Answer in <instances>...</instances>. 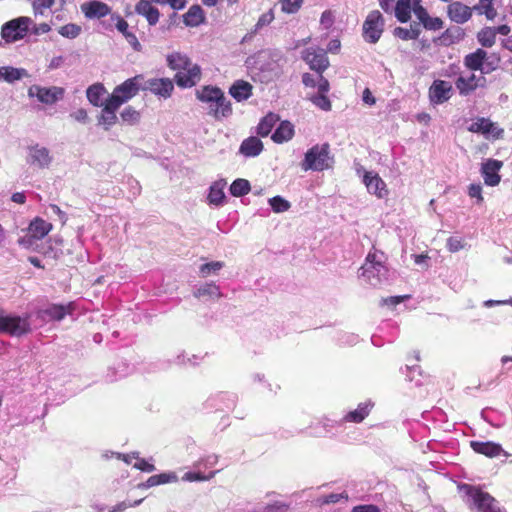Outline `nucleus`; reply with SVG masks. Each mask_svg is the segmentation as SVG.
I'll list each match as a JSON object with an SVG mask.
<instances>
[{
	"label": "nucleus",
	"instance_id": "nucleus-51",
	"mask_svg": "<svg viewBox=\"0 0 512 512\" xmlns=\"http://www.w3.org/2000/svg\"><path fill=\"white\" fill-rule=\"evenodd\" d=\"M55 0H35L32 4L35 15H43L46 9L51 8Z\"/></svg>",
	"mask_w": 512,
	"mask_h": 512
},
{
	"label": "nucleus",
	"instance_id": "nucleus-41",
	"mask_svg": "<svg viewBox=\"0 0 512 512\" xmlns=\"http://www.w3.org/2000/svg\"><path fill=\"white\" fill-rule=\"evenodd\" d=\"M82 32V28L80 25L69 23L59 27L58 33L68 39H75Z\"/></svg>",
	"mask_w": 512,
	"mask_h": 512
},
{
	"label": "nucleus",
	"instance_id": "nucleus-2",
	"mask_svg": "<svg viewBox=\"0 0 512 512\" xmlns=\"http://www.w3.org/2000/svg\"><path fill=\"white\" fill-rule=\"evenodd\" d=\"M383 258L382 252H369L361 267V277L374 287L381 285L387 279L388 269L383 263Z\"/></svg>",
	"mask_w": 512,
	"mask_h": 512
},
{
	"label": "nucleus",
	"instance_id": "nucleus-9",
	"mask_svg": "<svg viewBox=\"0 0 512 512\" xmlns=\"http://www.w3.org/2000/svg\"><path fill=\"white\" fill-rule=\"evenodd\" d=\"M53 161L50 150L40 144L27 147L26 163L36 169H47Z\"/></svg>",
	"mask_w": 512,
	"mask_h": 512
},
{
	"label": "nucleus",
	"instance_id": "nucleus-30",
	"mask_svg": "<svg viewBox=\"0 0 512 512\" xmlns=\"http://www.w3.org/2000/svg\"><path fill=\"white\" fill-rule=\"evenodd\" d=\"M225 184L226 183L224 181L220 180V181L214 182L210 186L208 197H207L210 205L219 206L222 204V202L225 198V194H224Z\"/></svg>",
	"mask_w": 512,
	"mask_h": 512
},
{
	"label": "nucleus",
	"instance_id": "nucleus-13",
	"mask_svg": "<svg viewBox=\"0 0 512 512\" xmlns=\"http://www.w3.org/2000/svg\"><path fill=\"white\" fill-rule=\"evenodd\" d=\"M80 9L87 19H102L114 13L110 6L98 0L84 2Z\"/></svg>",
	"mask_w": 512,
	"mask_h": 512
},
{
	"label": "nucleus",
	"instance_id": "nucleus-8",
	"mask_svg": "<svg viewBox=\"0 0 512 512\" xmlns=\"http://www.w3.org/2000/svg\"><path fill=\"white\" fill-rule=\"evenodd\" d=\"M467 494L478 512H506L499 506L498 501L487 492L468 486Z\"/></svg>",
	"mask_w": 512,
	"mask_h": 512
},
{
	"label": "nucleus",
	"instance_id": "nucleus-48",
	"mask_svg": "<svg viewBox=\"0 0 512 512\" xmlns=\"http://www.w3.org/2000/svg\"><path fill=\"white\" fill-rule=\"evenodd\" d=\"M310 101L323 111L331 110V102L324 94H315L309 97Z\"/></svg>",
	"mask_w": 512,
	"mask_h": 512
},
{
	"label": "nucleus",
	"instance_id": "nucleus-53",
	"mask_svg": "<svg viewBox=\"0 0 512 512\" xmlns=\"http://www.w3.org/2000/svg\"><path fill=\"white\" fill-rule=\"evenodd\" d=\"M413 12L415 16L419 19V21L423 24L426 20L429 19V14L426 9L423 8L420 4V0L413 1Z\"/></svg>",
	"mask_w": 512,
	"mask_h": 512
},
{
	"label": "nucleus",
	"instance_id": "nucleus-7",
	"mask_svg": "<svg viewBox=\"0 0 512 512\" xmlns=\"http://www.w3.org/2000/svg\"><path fill=\"white\" fill-rule=\"evenodd\" d=\"M384 19L378 10L371 11L363 23V37L365 41L375 44L384 30Z\"/></svg>",
	"mask_w": 512,
	"mask_h": 512
},
{
	"label": "nucleus",
	"instance_id": "nucleus-5",
	"mask_svg": "<svg viewBox=\"0 0 512 512\" xmlns=\"http://www.w3.org/2000/svg\"><path fill=\"white\" fill-rule=\"evenodd\" d=\"M329 152V145H315L310 148L302 162V169L304 171L314 170L323 171L331 166V157Z\"/></svg>",
	"mask_w": 512,
	"mask_h": 512
},
{
	"label": "nucleus",
	"instance_id": "nucleus-12",
	"mask_svg": "<svg viewBox=\"0 0 512 512\" xmlns=\"http://www.w3.org/2000/svg\"><path fill=\"white\" fill-rule=\"evenodd\" d=\"M202 72L198 64L191 63L186 69L176 73V84L181 88H191L201 80Z\"/></svg>",
	"mask_w": 512,
	"mask_h": 512
},
{
	"label": "nucleus",
	"instance_id": "nucleus-36",
	"mask_svg": "<svg viewBox=\"0 0 512 512\" xmlns=\"http://www.w3.org/2000/svg\"><path fill=\"white\" fill-rule=\"evenodd\" d=\"M370 411V405L368 403H361L358 405V407L354 410L349 412L345 417L344 420L347 422H355L359 423L362 422L366 416H368Z\"/></svg>",
	"mask_w": 512,
	"mask_h": 512
},
{
	"label": "nucleus",
	"instance_id": "nucleus-20",
	"mask_svg": "<svg viewBox=\"0 0 512 512\" xmlns=\"http://www.w3.org/2000/svg\"><path fill=\"white\" fill-rule=\"evenodd\" d=\"M363 182L370 194H374L378 198H384L387 196L388 191L386 189V184L378 174L373 172H366L363 178Z\"/></svg>",
	"mask_w": 512,
	"mask_h": 512
},
{
	"label": "nucleus",
	"instance_id": "nucleus-46",
	"mask_svg": "<svg viewBox=\"0 0 512 512\" xmlns=\"http://www.w3.org/2000/svg\"><path fill=\"white\" fill-rule=\"evenodd\" d=\"M110 21H115V28L123 35L130 33L128 22L119 14H110Z\"/></svg>",
	"mask_w": 512,
	"mask_h": 512
},
{
	"label": "nucleus",
	"instance_id": "nucleus-29",
	"mask_svg": "<svg viewBox=\"0 0 512 512\" xmlns=\"http://www.w3.org/2000/svg\"><path fill=\"white\" fill-rule=\"evenodd\" d=\"M471 132L482 133L484 135L498 136L500 130L490 120L480 118L476 122L472 123L469 127Z\"/></svg>",
	"mask_w": 512,
	"mask_h": 512
},
{
	"label": "nucleus",
	"instance_id": "nucleus-17",
	"mask_svg": "<svg viewBox=\"0 0 512 512\" xmlns=\"http://www.w3.org/2000/svg\"><path fill=\"white\" fill-rule=\"evenodd\" d=\"M142 80L143 77L141 75L127 79L121 85L117 86L114 91L120 96V98H122V100L127 102L134 97L140 89H142Z\"/></svg>",
	"mask_w": 512,
	"mask_h": 512
},
{
	"label": "nucleus",
	"instance_id": "nucleus-40",
	"mask_svg": "<svg viewBox=\"0 0 512 512\" xmlns=\"http://www.w3.org/2000/svg\"><path fill=\"white\" fill-rule=\"evenodd\" d=\"M250 191V184L245 179H237L230 186V192L235 197L246 195Z\"/></svg>",
	"mask_w": 512,
	"mask_h": 512
},
{
	"label": "nucleus",
	"instance_id": "nucleus-11",
	"mask_svg": "<svg viewBox=\"0 0 512 512\" xmlns=\"http://www.w3.org/2000/svg\"><path fill=\"white\" fill-rule=\"evenodd\" d=\"M142 90L150 91L158 97L167 99L174 90V84L169 78H151L144 81Z\"/></svg>",
	"mask_w": 512,
	"mask_h": 512
},
{
	"label": "nucleus",
	"instance_id": "nucleus-38",
	"mask_svg": "<svg viewBox=\"0 0 512 512\" xmlns=\"http://www.w3.org/2000/svg\"><path fill=\"white\" fill-rule=\"evenodd\" d=\"M277 121V115L273 113H269L268 115H266L258 124V134L261 135L262 137L267 136L271 132L272 128L277 123Z\"/></svg>",
	"mask_w": 512,
	"mask_h": 512
},
{
	"label": "nucleus",
	"instance_id": "nucleus-45",
	"mask_svg": "<svg viewBox=\"0 0 512 512\" xmlns=\"http://www.w3.org/2000/svg\"><path fill=\"white\" fill-rule=\"evenodd\" d=\"M217 473L218 471H212L208 475H203L200 472H187L182 477V480L187 482L208 481L211 480Z\"/></svg>",
	"mask_w": 512,
	"mask_h": 512
},
{
	"label": "nucleus",
	"instance_id": "nucleus-54",
	"mask_svg": "<svg viewBox=\"0 0 512 512\" xmlns=\"http://www.w3.org/2000/svg\"><path fill=\"white\" fill-rule=\"evenodd\" d=\"M218 460H219L218 455L211 454V455H208V456L200 459L199 461H197L194 464V466L196 468H200V467L210 468V467L215 466L218 463Z\"/></svg>",
	"mask_w": 512,
	"mask_h": 512
},
{
	"label": "nucleus",
	"instance_id": "nucleus-25",
	"mask_svg": "<svg viewBox=\"0 0 512 512\" xmlns=\"http://www.w3.org/2000/svg\"><path fill=\"white\" fill-rule=\"evenodd\" d=\"M263 150V144L257 137L245 139L240 146V153L246 157H255Z\"/></svg>",
	"mask_w": 512,
	"mask_h": 512
},
{
	"label": "nucleus",
	"instance_id": "nucleus-24",
	"mask_svg": "<svg viewBox=\"0 0 512 512\" xmlns=\"http://www.w3.org/2000/svg\"><path fill=\"white\" fill-rule=\"evenodd\" d=\"M229 93L238 102L247 100L252 95V85L246 81L238 80L230 87Z\"/></svg>",
	"mask_w": 512,
	"mask_h": 512
},
{
	"label": "nucleus",
	"instance_id": "nucleus-35",
	"mask_svg": "<svg viewBox=\"0 0 512 512\" xmlns=\"http://www.w3.org/2000/svg\"><path fill=\"white\" fill-rule=\"evenodd\" d=\"M105 93L106 91L102 85L95 84L87 89V98L92 105L102 106Z\"/></svg>",
	"mask_w": 512,
	"mask_h": 512
},
{
	"label": "nucleus",
	"instance_id": "nucleus-3",
	"mask_svg": "<svg viewBox=\"0 0 512 512\" xmlns=\"http://www.w3.org/2000/svg\"><path fill=\"white\" fill-rule=\"evenodd\" d=\"M52 229V224L42 218L33 219L26 231V234L18 239V243L25 249L37 251L38 241L42 240Z\"/></svg>",
	"mask_w": 512,
	"mask_h": 512
},
{
	"label": "nucleus",
	"instance_id": "nucleus-59",
	"mask_svg": "<svg viewBox=\"0 0 512 512\" xmlns=\"http://www.w3.org/2000/svg\"><path fill=\"white\" fill-rule=\"evenodd\" d=\"M124 38L134 51L140 52L142 50V45L134 33L130 32L129 34L125 35Z\"/></svg>",
	"mask_w": 512,
	"mask_h": 512
},
{
	"label": "nucleus",
	"instance_id": "nucleus-26",
	"mask_svg": "<svg viewBox=\"0 0 512 512\" xmlns=\"http://www.w3.org/2000/svg\"><path fill=\"white\" fill-rule=\"evenodd\" d=\"M486 57V51L483 49H477L475 52L470 53L464 58V65L470 70H480L483 74L484 59Z\"/></svg>",
	"mask_w": 512,
	"mask_h": 512
},
{
	"label": "nucleus",
	"instance_id": "nucleus-52",
	"mask_svg": "<svg viewBox=\"0 0 512 512\" xmlns=\"http://www.w3.org/2000/svg\"><path fill=\"white\" fill-rule=\"evenodd\" d=\"M303 0H280L281 9L286 13H295L299 10Z\"/></svg>",
	"mask_w": 512,
	"mask_h": 512
},
{
	"label": "nucleus",
	"instance_id": "nucleus-27",
	"mask_svg": "<svg viewBox=\"0 0 512 512\" xmlns=\"http://www.w3.org/2000/svg\"><path fill=\"white\" fill-rule=\"evenodd\" d=\"M28 76V72L24 68H14L11 66L0 67V80L7 83H14Z\"/></svg>",
	"mask_w": 512,
	"mask_h": 512
},
{
	"label": "nucleus",
	"instance_id": "nucleus-57",
	"mask_svg": "<svg viewBox=\"0 0 512 512\" xmlns=\"http://www.w3.org/2000/svg\"><path fill=\"white\" fill-rule=\"evenodd\" d=\"M464 245L461 238L450 237L447 240V248L450 252H457L463 249Z\"/></svg>",
	"mask_w": 512,
	"mask_h": 512
},
{
	"label": "nucleus",
	"instance_id": "nucleus-15",
	"mask_svg": "<svg viewBox=\"0 0 512 512\" xmlns=\"http://www.w3.org/2000/svg\"><path fill=\"white\" fill-rule=\"evenodd\" d=\"M502 167L503 162L496 159H489L482 164L481 173L486 185L497 186L500 183L499 171Z\"/></svg>",
	"mask_w": 512,
	"mask_h": 512
},
{
	"label": "nucleus",
	"instance_id": "nucleus-16",
	"mask_svg": "<svg viewBox=\"0 0 512 512\" xmlns=\"http://www.w3.org/2000/svg\"><path fill=\"white\" fill-rule=\"evenodd\" d=\"M452 85L443 80H435L429 89L430 100L435 104H441L451 97Z\"/></svg>",
	"mask_w": 512,
	"mask_h": 512
},
{
	"label": "nucleus",
	"instance_id": "nucleus-22",
	"mask_svg": "<svg viewBox=\"0 0 512 512\" xmlns=\"http://www.w3.org/2000/svg\"><path fill=\"white\" fill-rule=\"evenodd\" d=\"M135 12L143 16L151 26L156 25L159 21L160 12L149 0H139L135 5Z\"/></svg>",
	"mask_w": 512,
	"mask_h": 512
},
{
	"label": "nucleus",
	"instance_id": "nucleus-61",
	"mask_svg": "<svg viewBox=\"0 0 512 512\" xmlns=\"http://www.w3.org/2000/svg\"><path fill=\"white\" fill-rule=\"evenodd\" d=\"M424 27L430 30H439L442 28L443 22L440 18H432L429 16V19L423 23Z\"/></svg>",
	"mask_w": 512,
	"mask_h": 512
},
{
	"label": "nucleus",
	"instance_id": "nucleus-58",
	"mask_svg": "<svg viewBox=\"0 0 512 512\" xmlns=\"http://www.w3.org/2000/svg\"><path fill=\"white\" fill-rule=\"evenodd\" d=\"M468 194L471 198H476L478 202L483 201L482 187L480 184H471L468 189Z\"/></svg>",
	"mask_w": 512,
	"mask_h": 512
},
{
	"label": "nucleus",
	"instance_id": "nucleus-62",
	"mask_svg": "<svg viewBox=\"0 0 512 512\" xmlns=\"http://www.w3.org/2000/svg\"><path fill=\"white\" fill-rule=\"evenodd\" d=\"M321 25L328 29L332 26L334 23V15L331 11L327 10L322 13L321 19H320Z\"/></svg>",
	"mask_w": 512,
	"mask_h": 512
},
{
	"label": "nucleus",
	"instance_id": "nucleus-19",
	"mask_svg": "<svg viewBox=\"0 0 512 512\" xmlns=\"http://www.w3.org/2000/svg\"><path fill=\"white\" fill-rule=\"evenodd\" d=\"M303 59L312 70L319 73L323 72L329 65L328 58L323 50L307 49L303 54Z\"/></svg>",
	"mask_w": 512,
	"mask_h": 512
},
{
	"label": "nucleus",
	"instance_id": "nucleus-18",
	"mask_svg": "<svg viewBox=\"0 0 512 512\" xmlns=\"http://www.w3.org/2000/svg\"><path fill=\"white\" fill-rule=\"evenodd\" d=\"M484 83L485 78L483 76L468 73L467 75L459 76L455 84L461 95H467L476 88L483 86Z\"/></svg>",
	"mask_w": 512,
	"mask_h": 512
},
{
	"label": "nucleus",
	"instance_id": "nucleus-43",
	"mask_svg": "<svg viewBox=\"0 0 512 512\" xmlns=\"http://www.w3.org/2000/svg\"><path fill=\"white\" fill-rule=\"evenodd\" d=\"M123 103H125V101L122 100L115 91H113L112 95L103 101L102 107L107 111L116 112Z\"/></svg>",
	"mask_w": 512,
	"mask_h": 512
},
{
	"label": "nucleus",
	"instance_id": "nucleus-56",
	"mask_svg": "<svg viewBox=\"0 0 512 512\" xmlns=\"http://www.w3.org/2000/svg\"><path fill=\"white\" fill-rule=\"evenodd\" d=\"M157 480L159 485L176 483L178 481V476L175 472H164L157 475Z\"/></svg>",
	"mask_w": 512,
	"mask_h": 512
},
{
	"label": "nucleus",
	"instance_id": "nucleus-31",
	"mask_svg": "<svg viewBox=\"0 0 512 512\" xmlns=\"http://www.w3.org/2000/svg\"><path fill=\"white\" fill-rule=\"evenodd\" d=\"M294 135V127L288 122H282L272 135V140L276 143H284L292 139Z\"/></svg>",
	"mask_w": 512,
	"mask_h": 512
},
{
	"label": "nucleus",
	"instance_id": "nucleus-33",
	"mask_svg": "<svg viewBox=\"0 0 512 512\" xmlns=\"http://www.w3.org/2000/svg\"><path fill=\"white\" fill-rule=\"evenodd\" d=\"M183 17L185 25L190 27H196L204 21L203 10L198 5L191 6Z\"/></svg>",
	"mask_w": 512,
	"mask_h": 512
},
{
	"label": "nucleus",
	"instance_id": "nucleus-60",
	"mask_svg": "<svg viewBox=\"0 0 512 512\" xmlns=\"http://www.w3.org/2000/svg\"><path fill=\"white\" fill-rule=\"evenodd\" d=\"M134 468L144 472H153L156 469L153 464L147 462L145 459H140L139 457L137 462L134 464Z\"/></svg>",
	"mask_w": 512,
	"mask_h": 512
},
{
	"label": "nucleus",
	"instance_id": "nucleus-63",
	"mask_svg": "<svg viewBox=\"0 0 512 512\" xmlns=\"http://www.w3.org/2000/svg\"><path fill=\"white\" fill-rule=\"evenodd\" d=\"M288 505L283 502H275L274 504L267 505L264 512H286Z\"/></svg>",
	"mask_w": 512,
	"mask_h": 512
},
{
	"label": "nucleus",
	"instance_id": "nucleus-14",
	"mask_svg": "<svg viewBox=\"0 0 512 512\" xmlns=\"http://www.w3.org/2000/svg\"><path fill=\"white\" fill-rule=\"evenodd\" d=\"M73 304L57 305L53 304L37 312V317L42 321H61L66 315L71 314Z\"/></svg>",
	"mask_w": 512,
	"mask_h": 512
},
{
	"label": "nucleus",
	"instance_id": "nucleus-55",
	"mask_svg": "<svg viewBox=\"0 0 512 512\" xmlns=\"http://www.w3.org/2000/svg\"><path fill=\"white\" fill-rule=\"evenodd\" d=\"M492 1L493 0H480V8L483 10L482 12L486 15V17L489 20H493L497 15V12L493 7Z\"/></svg>",
	"mask_w": 512,
	"mask_h": 512
},
{
	"label": "nucleus",
	"instance_id": "nucleus-28",
	"mask_svg": "<svg viewBox=\"0 0 512 512\" xmlns=\"http://www.w3.org/2000/svg\"><path fill=\"white\" fill-rule=\"evenodd\" d=\"M167 65L172 70H177L178 72L186 69L189 64L192 63L190 58L183 53L180 52H173L171 54H168L166 57Z\"/></svg>",
	"mask_w": 512,
	"mask_h": 512
},
{
	"label": "nucleus",
	"instance_id": "nucleus-50",
	"mask_svg": "<svg viewBox=\"0 0 512 512\" xmlns=\"http://www.w3.org/2000/svg\"><path fill=\"white\" fill-rule=\"evenodd\" d=\"M394 34L402 40L416 39L419 36L418 29H406L397 27Z\"/></svg>",
	"mask_w": 512,
	"mask_h": 512
},
{
	"label": "nucleus",
	"instance_id": "nucleus-21",
	"mask_svg": "<svg viewBox=\"0 0 512 512\" xmlns=\"http://www.w3.org/2000/svg\"><path fill=\"white\" fill-rule=\"evenodd\" d=\"M449 18L458 24L467 22L472 16V10L467 5L456 1L451 3L447 8Z\"/></svg>",
	"mask_w": 512,
	"mask_h": 512
},
{
	"label": "nucleus",
	"instance_id": "nucleus-23",
	"mask_svg": "<svg viewBox=\"0 0 512 512\" xmlns=\"http://www.w3.org/2000/svg\"><path fill=\"white\" fill-rule=\"evenodd\" d=\"M470 445L476 453L483 454L490 458L497 457L501 454L506 457L508 456V453L502 449L501 445L494 442L471 441Z\"/></svg>",
	"mask_w": 512,
	"mask_h": 512
},
{
	"label": "nucleus",
	"instance_id": "nucleus-6",
	"mask_svg": "<svg viewBox=\"0 0 512 512\" xmlns=\"http://www.w3.org/2000/svg\"><path fill=\"white\" fill-rule=\"evenodd\" d=\"M33 24V20L30 17L21 16L12 19L1 28L2 39L6 43H14L25 38L30 27Z\"/></svg>",
	"mask_w": 512,
	"mask_h": 512
},
{
	"label": "nucleus",
	"instance_id": "nucleus-47",
	"mask_svg": "<svg viewBox=\"0 0 512 512\" xmlns=\"http://www.w3.org/2000/svg\"><path fill=\"white\" fill-rule=\"evenodd\" d=\"M120 116L124 122H126L130 125H134V124L138 123V121L140 119V113L130 106L126 107L121 112Z\"/></svg>",
	"mask_w": 512,
	"mask_h": 512
},
{
	"label": "nucleus",
	"instance_id": "nucleus-34",
	"mask_svg": "<svg viewBox=\"0 0 512 512\" xmlns=\"http://www.w3.org/2000/svg\"><path fill=\"white\" fill-rule=\"evenodd\" d=\"M412 9L413 3L411 0H397L395 16L400 22L405 23L410 19Z\"/></svg>",
	"mask_w": 512,
	"mask_h": 512
},
{
	"label": "nucleus",
	"instance_id": "nucleus-44",
	"mask_svg": "<svg viewBox=\"0 0 512 512\" xmlns=\"http://www.w3.org/2000/svg\"><path fill=\"white\" fill-rule=\"evenodd\" d=\"M116 121V112L102 109L101 116L99 118V125L103 126L105 130H108L116 123Z\"/></svg>",
	"mask_w": 512,
	"mask_h": 512
},
{
	"label": "nucleus",
	"instance_id": "nucleus-1",
	"mask_svg": "<svg viewBox=\"0 0 512 512\" xmlns=\"http://www.w3.org/2000/svg\"><path fill=\"white\" fill-rule=\"evenodd\" d=\"M195 96L207 105V114L215 120L219 121L232 115L231 102L220 88L206 85L197 89Z\"/></svg>",
	"mask_w": 512,
	"mask_h": 512
},
{
	"label": "nucleus",
	"instance_id": "nucleus-39",
	"mask_svg": "<svg viewBox=\"0 0 512 512\" xmlns=\"http://www.w3.org/2000/svg\"><path fill=\"white\" fill-rule=\"evenodd\" d=\"M223 267L224 262L222 261H212L205 263L200 266L199 274L202 278H206L212 274H217Z\"/></svg>",
	"mask_w": 512,
	"mask_h": 512
},
{
	"label": "nucleus",
	"instance_id": "nucleus-49",
	"mask_svg": "<svg viewBox=\"0 0 512 512\" xmlns=\"http://www.w3.org/2000/svg\"><path fill=\"white\" fill-rule=\"evenodd\" d=\"M500 62V58L495 54H488L484 59L483 74H488L497 69Z\"/></svg>",
	"mask_w": 512,
	"mask_h": 512
},
{
	"label": "nucleus",
	"instance_id": "nucleus-64",
	"mask_svg": "<svg viewBox=\"0 0 512 512\" xmlns=\"http://www.w3.org/2000/svg\"><path fill=\"white\" fill-rule=\"evenodd\" d=\"M351 512H379V509L375 505H359L355 506Z\"/></svg>",
	"mask_w": 512,
	"mask_h": 512
},
{
	"label": "nucleus",
	"instance_id": "nucleus-10",
	"mask_svg": "<svg viewBox=\"0 0 512 512\" xmlns=\"http://www.w3.org/2000/svg\"><path fill=\"white\" fill-rule=\"evenodd\" d=\"M64 89L61 87H41L33 85L28 90L30 97H36L41 103L54 104L63 97Z\"/></svg>",
	"mask_w": 512,
	"mask_h": 512
},
{
	"label": "nucleus",
	"instance_id": "nucleus-4",
	"mask_svg": "<svg viewBox=\"0 0 512 512\" xmlns=\"http://www.w3.org/2000/svg\"><path fill=\"white\" fill-rule=\"evenodd\" d=\"M31 331L29 316H19L0 311V334L21 337Z\"/></svg>",
	"mask_w": 512,
	"mask_h": 512
},
{
	"label": "nucleus",
	"instance_id": "nucleus-32",
	"mask_svg": "<svg viewBox=\"0 0 512 512\" xmlns=\"http://www.w3.org/2000/svg\"><path fill=\"white\" fill-rule=\"evenodd\" d=\"M193 295L196 298L208 297L210 299H219L222 297L220 288L215 283H205L201 285L194 291Z\"/></svg>",
	"mask_w": 512,
	"mask_h": 512
},
{
	"label": "nucleus",
	"instance_id": "nucleus-37",
	"mask_svg": "<svg viewBox=\"0 0 512 512\" xmlns=\"http://www.w3.org/2000/svg\"><path fill=\"white\" fill-rule=\"evenodd\" d=\"M497 31L492 27H485L478 32L477 39L483 47H492L496 40Z\"/></svg>",
	"mask_w": 512,
	"mask_h": 512
},
{
	"label": "nucleus",
	"instance_id": "nucleus-42",
	"mask_svg": "<svg viewBox=\"0 0 512 512\" xmlns=\"http://www.w3.org/2000/svg\"><path fill=\"white\" fill-rule=\"evenodd\" d=\"M269 205L275 213H283L290 209L291 204L281 196H275L268 200Z\"/></svg>",
	"mask_w": 512,
	"mask_h": 512
}]
</instances>
